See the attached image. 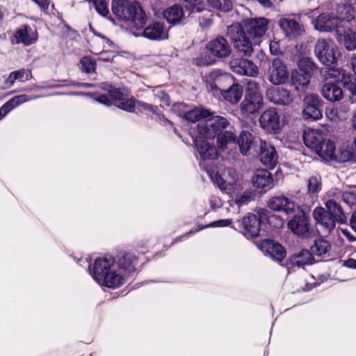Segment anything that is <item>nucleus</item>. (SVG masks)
Here are the masks:
<instances>
[{
    "label": "nucleus",
    "mask_w": 356,
    "mask_h": 356,
    "mask_svg": "<svg viewBox=\"0 0 356 356\" xmlns=\"http://www.w3.org/2000/svg\"><path fill=\"white\" fill-rule=\"evenodd\" d=\"M90 273L100 285L108 288L119 287L124 282V275L118 270L116 261L111 256L97 258Z\"/></svg>",
    "instance_id": "obj_1"
},
{
    "label": "nucleus",
    "mask_w": 356,
    "mask_h": 356,
    "mask_svg": "<svg viewBox=\"0 0 356 356\" xmlns=\"http://www.w3.org/2000/svg\"><path fill=\"white\" fill-rule=\"evenodd\" d=\"M111 9L119 19L129 22L137 30L143 29L146 24V15L136 1L113 0Z\"/></svg>",
    "instance_id": "obj_2"
},
{
    "label": "nucleus",
    "mask_w": 356,
    "mask_h": 356,
    "mask_svg": "<svg viewBox=\"0 0 356 356\" xmlns=\"http://www.w3.org/2000/svg\"><path fill=\"white\" fill-rule=\"evenodd\" d=\"M344 15L338 16L334 13H323L318 15L312 24L314 29L320 32H335L346 27V24L354 19V10L346 8Z\"/></svg>",
    "instance_id": "obj_3"
},
{
    "label": "nucleus",
    "mask_w": 356,
    "mask_h": 356,
    "mask_svg": "<svg viewBox=\"0 0 356 356\" xmlns=\"http://www.w3.org/2000/svg\"><path fill=\"white\" fill-rule=\"evenodd\" d=\"M108 90V94L102 95L95 98V99L102 104L106 106H111L113 102H115L116 106L128 112H134L135 107L137 106L139 108H142L145 110H151L153 111L154 108L152 105L142 102H136L135 99L131 98L126 99L124 98L123 93L118 89L114 88L111 86H108V88H105Z\"/></svg>",
    "instance_id": "obj_4"
},
{
    "label": "nucleus",
    "mask_w": 356,
    "mask_h": 356,
    "mask_svg": "<svg viewBox=\"0 0 356 356\" xmlns=\"http://www.w3.org/2000/svg\"><path fill=\"white\" fill-rule=\"evenodd\" d=\"M264 104V97L258 83L254 81H248L244 99L239 106L241 115L244 118L254 115L259 112Z\"/></svg>",
    "instance_id": "obj_5"
},
{
    "label": "nucleus",
    "mask_w": 356,
    "mask_h": 356,
    "mask_svg": "<svg viewBox=\"0 0 356 356\" xmlns=\"http://www.w3.org/2000/svg\"><path fill=\"white\" fill-rule=\"evenodd\" d=\"M229 125V121L225 117L212 115L198 122L197 133L207 139L214 138L217 134Z\"/></svg>",
    "instance_id": "obj_6"
},
{
    "label": "nucleus",
    "mask_w": 356,
    "mask_h": 356,
    "mask_svg": "<svg viewBox=\"0 0 356 356\" xmlns=\"http://www.w3.org/2000/svg\"><path fill=\"white\" fill-rule=\"evenodd\" d=\"M338 48L332 40L324 38L318 39L314 46V54L318 60L326 66L337 63Z\"/></svg>",
    "instance_id": "obj_7"
},
{
    "label": "nucleus",
    "mask_w": 356,
    "mask_h": 356,
    "mask_svg": "<svg viewBox=\"0 0 356 356\" xmlns=\"http://www.w3.org/2000/svg\"><path fill=\"white\" fill-rule=\"evenodd\" d=\"M268 19L265 17H255L244 20V29L248 40L253 45H259L268 26Z\"/></svg>",
    "instance_id": "obj_8"
},
{
    "label": "nucleus",
    "mask_w": 356,
    "mask_h": 356,
    "mask_svg": "<svg viewBox=\"0 0 356 356\" xmlns=\"http://www.w3.org/2000/svg\"><path fill=\"white\" fill-rule=\"evenodd\" d=\"M227 35L234 42L235 48L245 56H250L253 52L252 42L239 24H233L227 28Z\"/></svg>",
    "instance_id": "obj_9"
},
{
    "label": "nucleus",
    "mask_w": 356,
    "mask_h": 356,
    "mask_svg": "<svg viewBox=\"0 0 356 356\" xmlns=\"http://www.w3.org/2000/svg\"><path fill=\"white\" fill-rule=\"evenodd\" d=\"M214 182L221 191L226 193H234L242 188V181L233 168L226 169L222 176L216 175Z\"/></svg>",
    "instance_id": "obj_10"
},
{
    "label": "nucleus",
    "mask_w": 356,
    "mask_h": 356,
    "mask_svg": "<svg viewBox=\"0 0 356 356\" xmlns=\"http://www.w3.org/2000/svg\"><path fill=\"white\" fill-rule=\"evenodd\" d=\"M288 227L294 234L301 238H309L313 235L309 218L305 213L294 216L288 222Z\"/></svg>",
    "instance_id": "obj_11"
},
{
    "label": "nucleus",
    "mask_w": 356,
    "mask_h": 356,
    "mask_svg": "<svg viewBox=\"0 0 356 356\" xmlns=\"http://www.w3.org/2000/svg\"><path fill=\"white\" fill-rule=\"evenodd\" d=\"M260 127L266 132L277 133L281 127L280 115L275 108L265 110L259 118Z\"/></svg>",
    "instance_id": "obj_12"
},
{
    "label": "nucleus",
    "mask_w": 356,
    "mask_h": 356,
    "mask_svg": "<svg viewBox=\"0 0 356 356\" xmlns=\"http://www.w3.org/2000/svg\"><path fill=\"white\" fill-rule=\"evenodd\" d=\"M264 211H258L257 213H249L241 220L243 234L247 238H254L259 234L261 229V215Z\"/></svg>",
    "instance_id": "obj_13"
},
{
    "label": "nucleus",
    "mask_w": 356,
    "mask_h": 356,
    "mask_svg": "<svg viewBox=\"0 0 356 356\" xmlns=\"http://www.w3.org/2000/svg\"><path fill=\"white\" fill-rule=\"evenodd\" d=\"M305 108L302 116L305 120H318L322 117L321 107L322 102L319 97L314 94H308L304 99Z\"/></svg>",
    "instance_id": "obj_14"
},
{
    "label": "nucleus",
    "mask_w": 356,
    "mask_h": 356,
    "mask_svg": "<svg viewBox=\"0 0 356 356\" xmlns=\"http://www.w3.org/2000/svg\"><path fill=\"white\" fill-rule=\"evenodd\" d=\"M288 79L289 73L286 65L280 59H274L269 70L268 81L274 86H280L285 84Z\"/></svg>",
    "instance_id": "obj_15"
},
{
    "label": "nucleus",
    "mask_w": 356,
    "mask_h": 356,
    "mask_svg": "<svg viewBox=\"0 0 356 356\" xmlns=\"http://www.w3.org/2000/svg\"><path fill=\"white\" fill-rule=\"evenodd\" d=\"M259 159L266 168L273 169L278 163L279 156L275 147L264 140L260 141Z\"/></svg>",
    "instance_id": "obj_16"
},
{
    "label": "nucleus",
    "mask_w": 356,
    "mask_h": 356,
    "mask_svg": "<svg viewBox=\"0 0 356 356\" xmlns=\"http://www.w3.org/2000/svg\"><path fill=\"white\" fill-rule=\"evenodd\" d=\"M206 137L200 136L198 133L193 143L202 160H213L218 158V150L213 144L204 140Z\"/></svg>",
    "instance_id": "obj_17"
},
{
    "label": "nucleus",
    "mask_w": 356,
    "mask_h": 356,
    "mask_svg": "<svg viewBox=\"0 0 356 356\" xmlns=\"http://www.w3.org/2000/svg\"><path fill=\"white\" fill-rule=\"evenodd\" d=\"M268 207L274 211H282L286 214L293 213L298 208V205L289 197L284 195H278L271 197Z\"/></svg>",
    "instance_id": "obj_18"
},
{
    "label": "nucleus",
    "mask_w": 356,
    "mask_h": 356,
    "mask_svg": "<svg viewBox=\"0 0 356 356\" xmlns=\"http://www.w3.org/2000/svg\"><path fill=\"white\" fill-rule=\"evenodd\" d=\"M266 254L276 261L281 262L286 256L284 248L278 243L271 240H264L258 245Z\"/></svg>",
    "instance_id": "obj_19"
},
{
    "label": "nucleus",
    "mask_w": 356,
    "mask_h": 356,
    "mask_svg": "<svg viewBox=\"0 0 356 356\" xmlns=\"http://www.w3.org/2000/svg\"><path fill=\"white\" fill-rule=\"evenodd\" d=\"M230 65L233 72L241 75L256 76L259 72L257 65L247 59H234Z\"/></svg>",
    "instance_id": "obj_20"
},
{
    "label": "nucleus",
    "mask_w": 356,
    "mask_h": 356,
    "mask_svg": "<svg viewBox=\"0 0 356 356\" xmlns=\"http://www.w3.org/2000/svg\"><path fill=\"white\" fill-rule=\"evenodd\" d=\"M266 98L274 104L289 105L293 102V97L289 91L284 88H270L266 92Z\"/></svg>",
    "instance_id": "obj_21"
},
{
    "label": "nucleus",
    "mask_w": 356,
    "mask_h": 356,
    "mask_svg": "<svg viewBox=\"0 0 356 356\" xmlns=\"http://www.w3.org/2000/svg\"><path fill=\"white\" fill-rule=\"evenodd\" d=\"M312 215L314 220L322 226L327 233H331L335 229L337 220L329 215L323 207H319L314 209Z\"/></svg>",
    "instance_id": "obj_22"
},
{
    "label": "nucleus",
    "mask_w": 356,
    "mask_h": 356,
    "mask_svg": "<svg viewBox=\"0 0 356 356\" xmlns=\"http://www.w3.org/2000/svg\"><path fill=\"white\" fill-rule=\"evenodd\" d=\"M279 26L285 33L286 37L297 38L305 33L303 25L293 19L281 18L279 20Z\"/></svg>",
    "instance_id": "obj_23"
},
{
    "label": "nucleus",
    "mask_w": 356,
    "mask_h": 356,
    "mask_svg": "<svg viewBox=\"0 0 356 356\" xmlns=\"http://www.w3.org/2000/svg\"><path fill=\"white\" fill-rule=\"evenodd\" d=\"M142 35L152 40H163L168 38V31L163 23L154 22L143 29Z\"/></svg>",
    "instance_id": "obj_24"
},
{
    "label": "nucleus",
    "mask_w": 356,
    "mask_h": 356,
    "mask_svg": "<svg viewBox=\"0 0 356 356\" xmlns=\"http://www.w3.org/2000/svg\"><path fill=\"white\" fill-rule=\"evenodd\" d=\"M207 48L213 56L220 58L229 56L231 52L227 41L222 37L211 40Z\"/></svg>",
    "instance_id": "obj_25"
},
{
    "label": "nucleus",
    "mask_w": 356,
    "mask_h": 356,
    "mask_svg": "<svg viewBox=\"0 0 356 356\" xmlns=\"http://www.w3.org/2000/svg\"><path fill=\"white\" fill-rule=\"evenodd\" d=\"M38 40L36 31L28 26H23L17 29L12 39L14 44L22 43L26 46L35 43Z\"/></svg>",
    "instance_id": "obj_26"
},
{
    "label": "nucleus",
    "mask_w": 356,
    "mask_h": 356,
    "mask_svg": "<svg viewBox=\"0 0 356 356\" xmlns=\"http://www.w3.org/2000/svg\"><path fill=\"white\" fill-rule=\"evenodd\" d=\"M179 108L184 112V118L190 122H195L207 119L212 115L209 111L204 108H195L191 111H186V105L184 104H178L175 106V108Z\"/></svg>",
    "instance_id": "obj_27"
},
{
    "label": "nucleus",
    "mask_w": 356,
    "mask_h": 356,
    "mask_svg": "<svg viewBox=\"0 0 356 356\" xmlns=\"http://www.w3.org/2000/svg\"><path fill=\"white\" fill-rule=\"evenodd\" d=\"M252 184L258 189H270L273 185V178L268 171L259 170L254 173L252 177Z\"/></svg>",
    "instance_id": "obj_28"
},
{
    "label": "nucleus",
    "mask_w": 356,
    "mask_h": 356,
    "mask_svg": "<svg viewBox=\"0 0 356 356\" xmlns=\"http://www.w3.org/2000/svg\"><path fill=\"white\" fill-rule=\"evenodd\" d=\"M321 92L323 97L331 102H339L343 97L341 88L332 81L325 83L322 86Z\"/></svg>",
    "instance_id": "obj_29"
},
{
    "label": "nucleus",
    "mask_w": 356,
    "mask_h": 356,
    "mask_svg": "<svg viewBox=\"0 0 356 356\" xmlns=\"http://www.w3.org/2000/svg\"><path fill=\"white\" fill-rule=\"evenodd\" d=\"M340 29L335 35L336 38L339 42H342L348 51L356 50V32L348 29Z\"/></svg>",
    "instance_id": "obj_30"
},
{
    "label": "nucleus",
    "mask_w": 356,
    "mask_h": 356,
    "mask_svg": "<svg viewBox=\"0 0 356 356\" xmlns=\"http://www.w3.org/2000/svg\"><path fill=\"white\" fill-rule=\"evenodd\" d=\"M137 262L136 256L131 253H124L118 256V270L121 271L125 276V273H130L135 270V266Z\"/></svg>",
    "instance_id": "obj_31"
},
{
    "label": "nucleus",
    "mask_w": 356,
    "mask_h": 356,
    "mask_svg": "<svg viewBox=\"0 0 356 356\" xmlns=\"http://www.w3.org/2000/svg\"><path fill=\"white\" fill-rule=\"evenodd\" d=\"M325 140L323 133L318 130L308 129L305 131L303 135V140L305 145L313 149L315 152Z\"/></svg>",
    "instance_id": "obj_32"
},
{
    "label": "nucleus",
    "mask_w": 356,
    "mask_h": 356,
    "mask_svg": "<svg viewBox=\"0 0 356 356\" xmlns=\"http://www.w3.org/2000/svg\"><path fill=\"white\" fill-rule=\"evenodd\" d=\"M210 78L213 79L214 83H209L207 85V90L212 93L214 96L220 95V92H223L220 87L221 86L220 82L222 81H231L232 77L228 74H222L219 70H214L210 73Z\"/></svg>",
    "instance_id": "obj_33"
},
{
    "label": "nucleus",
    "mask_w": 356,
    "mask_h": 356,
    "mask_svg": "<svg viewBox=\"0 0 356 356\" xmlns=\"http://www.w3.org/2000/svg\"><path fill=\"white\" fill-rule=\"evenodd\" d=\"M290 264L293 266L304 267L314 263V259L308 250L302 249L294 253L289 259Z\"/></svg>",
    "instance_id": "obj_34"
},
{
    "label": "nucleus",
    "mask_w": 356,
    "mask_h": 356,
    "mask_svg": "<svg viewBox=\"0 0 356 356\" xmlns=\"http://www.w3.org/2000/svg\"><path fill=\"white\" fill-rule=\"evenodd\" d=\"M311 76L309 74L300 73L294 70L291 74V84L297 91H305L310 83Z\"/></svg>",
    "instance_id": "obj_35"
},
{
    "label": "nucleus",
    "mask_w": 356,
    "mask_h": 356,
    "mask_svg": "<svg viewBox=\"0 0 356 356\" xmlns=\"http://www.w3.org/2000/svg\"><path fill=\"white\" fill-rule=\"evenodd\" d=\"M243 93V87L238 83L232 84L228 89L223 90L220 95L223 99L232 105H235L241 100Z\"/></svg>",
    "instance_id": "obj_36"
},
{
    "label": "nucleus",
    "mask_w": 356,
    "mask_h": 356,
    "mask_svg": "<svg viewBox=\"0 0 356 356\" xmlns=\"http://www.w3.org/2000/svg\"><path fill=\"white\" fill-rule=\"evenodd\" d=\"M316 153L325 161L338 159L336 155V146L330 139H325L321 145Z\"/></svg>",
    "instance_id": "obj_37"
},
{
    "label": "nucleus",
    "mask_w": 356,
    "mask_h": 356,
    "mask_svg": "<svg viewBox=\"0 0 356 356\" xmlns=\"http://www.w3.org/2000/svg\"><path fill=\"white\" fill-rule=\"evenodd\" d=\"M253 140L254 136L248 130H243L240 133L239 136L236 138V144L237 143L243 155L247 156L250 154Z\"/></svg>",
    "instance_id": "obj_38"
},
{
    "label": "nucleus",
    "mask_w": 356,
    "mask_h": 356,
    "mask_svg": "<svg viewBox=\"0 0 356 356\" xmlns=\"http://www.w3.org/2000/svg\"><path fill=\"white\" fill-rule=\"evenodd\" d=\"M163 15L168 22L171 24L179 23L184 18L182 8L177 4L168 8Z\"/></svg>",
    "instance_id": "obj_39"
},
{
    "label": "nucleus",
    "mask_w": 356,
    "mask_h": 356,
    "mask_svg": "<svg viewBox=\"0 0 356 356\" xmlns=\"http://www.w3.org/2000/svg\"><path fill=\"white\" fill-rule=\"evenodd\" d=\"M326 211L337 222L343 223L346 220V216L341 206L334 200H328L325 202Z\"/></svg>",
    "instance_id": "obj_40"
},
{
    "label": "nucleus",
    "mask_w": 356,
    "mask_h": 356,
    "mask_svg": "<svg viewBox=\"0 0 356 356\" xmlns=\"http://www.w3.org/2000/svg\"><path fill=\"white\" fill-rule=\"evenodd\" d=\"M236 140V135L232 131H225L217 134V145L222 151L228 149L229 145H235Z\"/></svg>",
    "instance_id": "obj_41"
},
{
    "label": "nucleus",
    "mask_w": 356,
    "mask_h": 356,
    "mask_svg": "<svg viewBox=\"0 0 356 356\" xmlns=\"http://www.w3.org/2000/svg\"><path fill=\"white\" fill-rule=\"evenodd\" d=\"M331 250V245L328 241L319 238L314 241L311 247L312 252L319 257H328Z\"/></svg>",
    "instance_id": "obj_42"
},
{
    "label": "nucleus",
    "mask_w": 356,
    "mask_h": 356,
    "mask_svg": "<svg viewBox=\"0 0 356 356\" xmlns=\"http://www.w3.org/2000/svg\"><path fill=\"white\" fill-rule=\"evenodd\" d=\"M350 74L346 70L339 68H331L327 70L326 80H333L334 82H341L343 83L346 80L350 78Z\"/></svg>",
    "instance_id": "obj_43"
},
{
    "label": "nucleus",
    "mask_w": 356,
    "mask_h": 356,
    "mask_svg": "<svg viewBox=\"0 0 356 356\" xmlns=\"http://www.w3.org/2000/svg\"><path fill=\"white\" fill-rule=\"evenodd\" d=\"M298 65L302 73L309 74L311 76L316 67L313 60L309 57L301 58L298 63Z\"/></svg>",
    "instance_id": "obj_44"
},
{
    "label": "nucleus",
    "mask_w": 356,
    "mask_h": 356,
    "mask_svg": "<svg viewBox=\"0 0 356 356\" xmlns=\"http://www.w3.org/2000/svg\"><path fill=\"white\" fill-rule=\"evenodd\" d=\"M321 189V181L319 175L311 177L308 180L307 191L309 194L318 193Z\"/></svg>",
    "instance_id": "obj_45"
},
{
    "label": "nucleus",
    "mask_w": 356,
    "mask_h": 356,
    "mask_svg": "<svg viewBox=\"0 0 356 356\" xmlns=\"http://www.w3.org/2000/svg\"><path fill=\"white\" fill-rule=\"evenodd\" d=\"M40 96H34V97H29L27 95H19L13 97L10 99H9L7 102L9 104V105L11 106V108L14 109L15 108L20 106L21 104L27 102L31 99H34L36 98H38Z\"/></svg>",
    "instance_id": "obj_46"
},
{
    "label": "nucleus",
    "mask_w": 356,
    "mask_h": 356,
    "mask_svg": "<svg viewBox=\"0 0 356 356\" xmlns=\"http://www.w3.org/2000/svg\"><path fill=\"white\" fill-rule=\"evenodd\" d=\"M207 1L213 8L223 12L229 11L232 7V0H208Z\"/></svg>",
    "instance_id": "obj_47"
},
{
    "label": "nucleus",
    "mask_w": 356,
    "mask_h": 356,
    "mask_svg": "<svg viewBox=\"0 0 356 356\" xmlns=\"http://www.w3.org/2000/svg\"><path fill=\"white\" fill-rule=\"evenodd\" d=\"M325 116L327 120L333 122H337L346 118V116L341 115L339 112L338 108H334V106L327 107L326 108Z\"/></svg>",
    "instance_id": "obj_48"
},
{
    "label": "nucleus",
    "mask_w": 356,
    "mask_h": 356,
    "mask_svg": "<svg viewBox=\"0 0 356 356\" xmlns=\"http://www.w3.org/2000/svg\"><path fill=\"white\" fill-rule=\"evenodd\" d=\"M252 200L251 193L248 191H245L242 194L238 195L234 201L229 202V205L233 206L235 203L238 207L247 205Z\"/></svg>",
    "instance_id": "obj_49"
},
{
    "label": "nucleus",
    "mask_w": 356,
    "mask_h": 356,
    "mask_svg": "<svg viewBox=\"0 0 356 356\" xmlns=\"http://www.w3.org/2000/svg\"><path fill=\"white\" fill-rule=\"evenodd\" d=\"M81 67L86 73L94 72L96 67L95 61L90 57H83L81 61Z\"/></svg>",
    "instance_id": "obj_50"
},
{
    "label": "nucleus",
    "mask_w": 356,
    "mask_h": 356,
    "mask_svg": "<svg viewBox=\"0 0 356 356\" xmlns=\"http://www.w3.org/2000/svg\"><path fill=\"white\" fill-rule=\"evenodd\" d=\"M186 9L191 13H199L203 10V5L201 0H183Z\"/></svg>",
    "instance_id": "obj_51"
},
{
    "label": "nucleus",
    "mask_w": 356,
    "mask_h": 356,
    "mask_svg": "<svg viewBox=\"0 0 356 356\" xmlns=\"http://www.w3.org/2000/svg\"><path fill=\"white\" fill-rule=\"evenodd\" d=\"M14 72L17 76V79L22 82L26 81L32 77L31 72L29 70L21 69Z\"/></svg>",
    "instance_id": "obj_52"
},
{
    "label": "nucleus",
    "mask_w": 356,
    "mask_h": 356,
    "mask_svg": "<svg viewBox=\"0 0 356 356\" xmlns=\"http://www.w3.org/2000/svg\"><path fill=\"white\" fill-rule=\"evenodd\" d=\"M351 79V75H350V78L346 80L343 85L351 92L353 96L356 97V79L352 81Z\"/></svg>",
    "instance_id": "obj_53"
},
{
    "label": "nucleus",
    "mask_w": 356,
    "mask_h": 356,
    "mask_svg": "<svg viewBox=\"0 0 356 356\" xmlns=\"http://www.w3.org/2000/svg\"><path fill=\"white\" fill-rule=\"evenodd\" d=\"M343 266L356 268V249L350 254L348 259L343 261Z\"/></svg>",
    "instance_id": "obj_54"
},
{
    "label": "nucleus",
    "mask_w": 356,
    "mask_h": 356,
    "mask_svg": "<svg viewBox=\"0 0 356 356\" xmlns=\"http://www.w3.org/2000/svg\"><path fill=\"white\" fill-rule=\"evenodd\" d=\"M347 204H353L355 201V195L353 193L348 191H342L341 199Z\"/></svg>",
    "instance_id": "obj_55"
},
{
    "label": "nucleus",
    "mask_w": 356,
    "mask_h": 356,
    "mask_svg": "<svg viewBox=\"0 0 356 356\" xmlns=\"http://www.w3.org/2000/svg\"><path fill=\"white\" fill-rule=\"evenodd\" d=\"M232 223V220L231 219H222L216 221L212 222L211 224L207 225V227H227L230 225Z\"/></svg>",
    "instance_id": "obj_56"
},
{
    "label": "nucleus",
    "mask_w": 356,
    "mask_h": 356,
    "mask_svg": "<svg viewBox=\"0 0 356 356\" xmlns=\"http://www.w3.org/2000/svg\"><path fill=\"white\" fill-rule=\"evenodd\" d=\"M342 195V191L339 188H332L327 193V196L331 200H341Z\"/></svg>",
    "instance_id": "obj_57"
},
{
    "label": "nucleus",
    "mask_w": 356,
    "mask_h": 356,
    "mask_svg": "<svg viewBox=\"0 0 356 356\" xmlns=\"http://www.w3.org/2000/svg\"><path fill=\"white\" fill-rule=\"evenodd\" d=\"M209 204L213 209H216L222 206V200L216 195H211L209 198Z\"/></svg>",
    "instance_id": "obj_58"
},
{
    "label": "nucleus",
    "mask_w": 356,
    "mask_h": 356,
    "mask_svg": "<svg viewBox=\"0 0 356 356\" xmlns=\"http://www.w3.org/2000/svg\"><path fill=\"white\" fill-rule=\"evenodd\" d=\"M17 80V76L15 72L13 71L10 72V74L5 81V85L6 88H10L11 86H13Z\"/></svg>",
    "instance_id": "obj_59"
},
{
    "label": "nucleus",
    "mask_w": 356,
    "mask_h": 356,
    "mask_svg": "<svg viewBox=\"0 0 356 356\" xmlns=\"http://www.w3.org/2000/svg\"><path fill=\"white\" fill-rule=\"evenodd\" d=\"M11 106L6 102L1 108H0V118H3L5 117L10 111H12Z\"/></svg>",
    "instance_id": "obj_60"
},
{
    "label": "nucleus",
    "mask_w": 356,
    "mask_h": 356,
    "mask_svg": "<svg viewBox=\"0 0 356 356\" xmlns=\"http://www.w3.org/2000/svg\"><path fill=\"white\" fill-rule=\"evenodd\" d=\"M337 234L340 236V233H341L349 241H353L355 238L351 236L350 232L343 228H340L337 229Z\"/></svg>",
    "instance_id": "obj_61"
},
{
    "label": "nucleus",
    "mask_w": 356,
    "mask_h": 356,
    "mask_svg": "<svg viewBox=\"0 0 356 356\" xmlns=\"http://www.w3.org/2000/svg\"><path fill=\"white\" fill-rule=\"evenodd\" d=\"M350 65L351 69L353 72H354L355 75L356 76V54H353L350 58Z\"/></svg>",
    "instance_id": "obj_62"
},
{
    "label": "nucleus",
    "mask_w": 356,
    "mask_h": 356,
    "mask_svg": "<svg viewBox=\"0 0 356 356\" xmlns=\"http://www.w3.org/2000/svg\"><path fill=\"white\" fill-rule=\"evenodd\" d=\"M42 9H47L49 6L47 0H37L35 2Z\"/></svg>",
    "instance_id": "obj_63"
},
{
    "label": "nucleus",
    "mask_w": 356,
    "mask_h": 356,
    "mask_svg": "<svg viewBox=\"0 0 356 356\" xmlns=\"http://www.w3.org/2000/svg\"><path fill=\"white\" fill-rule=\"evenodd\" d=\"M350 225L352 229L356 232V211L352 215L350 219Z\"/></svg>",
    "instance_id": "obj_64"
}]
</instances>
